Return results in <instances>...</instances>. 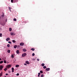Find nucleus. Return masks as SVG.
<instances>
[{
  "mask_svg": "<svg viewBox=\"0 0 77 77\" xmlns=\"http://www.w3.org/2000/svg\"><path fill=\"white\" fill-rule=\"evenodd\" d=\"M8 8L9 9V10H11V7H9Z\"/></svg>",
  "mask_w": 77,
  "mask_h": 77,
  "instance_id": "2f4dec72",
  "label": "nucleus"
},
{
  "mask_svg": "<svg viewBox=\"0 0 77 77\" xmlns=\"http://www.w3.org/2000/svg\"><path fill=\"white\" fill-rule=\"evenodd\" d=\"M35 49L34 48H32L31 49V50H32V51H34Z\"/></svg>",
  "mask_w": 77,
  "mask_h": 77,
  "instance_id": "f8f14e48",
  "label": "nucleus"
},
{
  "mask_svg": "<svg viewBox=\"0 0 77 77\" xmlns=\"http://www.w3.org/2000/svg\"><path fill=\"white\" fill-rule=\"evenodd\" d=\"M41 75V73L40 72H39L38 73V75Z\"/></svg>",
  "mask_w": 77,
  "mask_h": 77,
  "instance_id": "4c0bfd02",
  "label": "nucleus"
},
{
  "mask_svg": "<svg viewBox=\"0 0 77 77\" xmlns=\"http://www.w3.org/2000/svg\"><path fill=\"white\" fill-rule=\"evenodd\" d=\"M2 72L1 73H2Z\"/></svg>",
  "mask_w": 77,
  "mask_h": 77,
  "instance_id": "37998d69",
  "label": "nucleus"
},
{
  "mask_svg": "<svg viewBox=\"0 0 77 77\" xmlns=\"http://www.w3.org/2000/svg\"><path fill=\"white\" fill-rule=\"evenodd\" d=\"M40 76L39 75H38V77H40Z\"/></svg>",
  "mask_w": 77,
  "mask_h": 77,
  "instance_id": "a19ab883",
  "label": "nucleus"
},
{
  "mask_svg": "<svg viewBox=\"0 0 77 77\" xmlns=\"http://www.w3.org/2000/svg\"><path fill=\"white\" fill-rule=\"evenodd\" d=\"M16 75H17V76L19 75V73H17L16 74Z\"/></svg>",
  "mask_w": 77,
  "mask_h": 77,
  "instance_id": "c9c22d12",
  "label": "nucleus"
},
{
  "mask_svg": "<svg viewBox=\"0 0 77 77\" xmlns=\"http://www.w3.org/2000/svg\"><path fill=\"white\" fill-rule=\"evenodd\" d=\"M11 57H12V58H14V56L13 54H12L11 55Z\"/></svg>",
  "mask_w": 77,
  "mask_h": 77,
  "instance_id": "a211bd4d",
  "label": "nucleus"
},
{
  "mask_svg": "<svg viewBox=\"0 0 77 77\" xmlns=\"http://www.w3.org/2000/svg\"><path fill=\"white\" fill-rule=\"evenodd\" d=\"M4 62L5 63H6V60H4Z\"/></svg>",
  "mask_w": 77,
  "mask_h": 77,
  "instance_id": "a878e982",
  "label": "nucleus"
},
{
  "mask_svg": "<svg viewBox=\"0 0 77 77\" xmlns=\"http://www.w3.org/2000/svg\"><path fill=\"white\" fill-rule=\"evenodd\" d=\"M9 40H10V38H8L6 39V41H9Z\"/></svg>",
  "mask_w": 77,
  "mask_h": 77,
  "instance_id": "0eeeda50",
  "label": "nucleus"
},
{
  "mask_svg": "<svg viewBox=\"0 0 77 77\" xmlns=\"http://www.w3.org/2000/svg\"><path fill=\"white\" fill-rule=\"evenodd\" d=\"M50 68H47L46 69V70L47 71H50Z\"/></svg>",
  "mask_w": 77,
  "mask_h": 77,
  "instance_id": "423d86ee",
  "label": "nucleus"
},
{
  "mask_svg": "<svg viewBox=\"0 0 77 77\" xmlns=\"http://www.w3.org/2000/svg\"><path fill=\"white\" fill-rule=\"evenodd\" d=\"M2 60V59H1V58H0V60Z\"/></svg>",
  "mask_w": 77,
  "mask_h": 77,
  "instance_id": "79ce46f5",
  "label": "nucleus"
},
{
  "mask_svg": "<svg viewBox=\"0 0 77 77\" xmlns=\"http://www.w3.org/2000/svg\"><path fill=\"white\" fill-rule=\"evenodd\" d=\"M9 30L10 32H11V31H12V28H9Z\"/></svg>",
  "mask_w": 77,
  "mask_h": 77,
  "instance_id": "2eb2a0df",
  "label": "nucleus"
},
{
  "mask_svg": "<svg viewBox=\"0 0 77 77\" xmlns=\"http://www.w3.org/2000/svg\"><path fill=\"white\" fill-rule=\"evenodd\" d=\"M7 47H10V45H9V44H8L7 45Z\"/></svg>",
  "mask_w": 77,
  "mask_h": 77,
  "instance_id": "412c9836",
  "label": "nucleus"
},
{
  "mask_svg": "<svg viewBox=\"0 0 77 77\" xmlns=\"http://www.w3.org/2000/svg\"><path fill=\"white\" fill-rule=\"evenodd\" d=\"M44 65H45V64L44 63H43L42 64V66H44Z\"/></svg>",
  "mask_w": 77,
  "mask_h": 77,
  "instance_id": "6ab92c4d",
  "label": "nucleus"
},
{
  "mask_svg": "<svg viewBox=\"0 0 77 77\" xmlns=\"http://www.w3.org/2000/svg\"><path fill=\"white\" fill-rule=\"evenodd\" d=\"M11 35L12 36L13 35H15V34L14 32H11Z\"/></svg>",
  "mask_w": 77,
  "mask_h": 77,
  "instance_id": "39448f33",
  "label": "nucleus"
},
{
  "mask_svg": "<svg viewBox=\"0 0 77 77\" xmlns=\"http://www.w3.org/2000/svg\"><path fill=\"white\" fill-rule=\"evenodd\" d=\"M11 3H13V2H14V0H11Z\"/></svg>",
  "mask_w": 77,
  "mask_h": 77,
  "instance_id": "473e14b6",
  "label": "nucleus"
},
{
  "mask_svg": "<svg viewBox=\"0 0 77 77\" xmlns=\"http://www.w3.org/2000/svg\"><path fill=\"white\" fill-rule=\"evenodd\" d=\"M40 73H41V74H42V73H43V72L41 70L40 71Z\"/></svg>",
  "mask_w": 77,
  "mask_h": 77,
  "instance_id": "b1692460",
  "label": "nucleus"
},
{
  "mask_svg": "<svg viewBox=\"0 0 77 77\" xmlns=\"http://www.w3.org/2000/svg\"><path fill=\"white\" fill-rule=\"evenodd\" d=\"M10 12H11V10H10Z\"/></svg>",
  "mask_w": 77,
  "mask_h": 77,
  "instance_id": "a18cd8bd",
  "label": "nucleus"
},
{
  "mask_svg": "<svg viewBox=\"0 0 77 77\" xmlns=\"http://www.w3.org/2000/svg\"><path fill=\"white\" fill-rule=\"evenodd\" d=\"M7 69H7V68H5V69H4V71H6V70H7Z\"/></svg>",
  "mask_w": 77,
  "mask_h": 77,
  "instance_id": "bb28decb",
  "label": "nucleus"
},
{
  "mask_svg": "<svg viewBox=\"0 0 77 77\" xmlns=\"http://www.w3.org/2000/svg\"><path fill=\"white\" fill-rule=\"evenodd\" d=\"M24 43L23 42H21L20 43V45H21V46H23V45H24Z\"/></svg>",
  "mask_w": 77,
  "mask_h": 77,
  "instance_id": "7ed1b4c3",
  "label": "nucleus"
},
{
  "mask_svg": "<svg viewBox=\"0 0 77 77\" xmlns=\"http://www.w3.org/2000/svg\"><path fill=\"white\" fill-rule=\"evenodd\" d=\"M12 42H14V43H15V42H16V41H15V40H13Z\"/></svg>",
  "mask_w": 77,
  "mask_h": 77,
  "instance_id": "aec40b11",
  "label": "nucleus"
},
{
  "mask_svg": "<svg viewBox=\"0 0 77 77\" xmlns=\"http://www.w3.org/2000/svg\"><path fill=\"white\" fill-rule=\"evenodd\" d=\"M11 66L10 65H8V66H6V67L8 69L9 68H11Z\"/></svg>",
  "mask_w": 77,
  "mask_h": 77,
  "instance_id": "20e7f679",
  "label": "nucleus"
},
{
  "mask_svg": "<svg viewBox=\"0 0 77 77\" xmlns=\"http://www.w3.org/2000/svg\"><path fill=\"white\" fill-rule=\"evenodd\" d=\"M32 56H35V53H33L32 54Z\"/></svg>",
  "mask_w": 77,
  "mask_h": 77,
  "instance_id": "7c9ffc66",
  "label": "nucleus"
},
{
  "mask_svg": "<svg viewBox=\"0 0 77 77\" xmlns=\"http://www.w3.org/2000/svg\"><path fill=\"white\" fill-rule=\"evenodd\" d=\"M11 69L12 70V72H14V68H12Z\"/></svg>",
  "mask_w": 77,
  "mask_h": 77,
  "instance_id": "6e6552de",
  "label": "nucleus"
},
{
  "mask_svg": "<svg viewBox=\"0 0 77 77\" xmlns=\"http://www.w3.org/2000/svg\"><path fill=\"white\" fill-rule=\"evenodd\" d=\"M23 51H24V52L26 51V49H25V48L23 49Z\"/></svg>",
  "mask_w": 77,
  "mask_h": 77,
  "instance_id": "9b49d317",
  "label": "nucleus"
},
{
  "mask_svg": "<svg viewBox=\"0 0 77 77\" xmlns=\"http://www.w3.org/2000/svg\"><path fill=\"white\" fill-rule=\"evenodd\" d=\"M2 34L0 33V37H2Z\"/></svg>",
  "mask_w": 77,
  "mask_h": 77,
  "instance_id": "c85d7f7f",
  "label": "nucleus"
},
{
  "mask_svg": "<svg viewBox=\"0 0 77 77\" xmlns=\"http://www.w3.org/2000/svg\"><path fill=\"white\" fill-rule=\"evenodd\" d=\"M43 68H44V69H45V68H47V67H46V66H44V67H43Z\"/></svg>",
  "mask_w": 77,
  "mask_h": 77,
  "instance_id": "5701e85b",
  "label": "nucleus"
},
{
  "mask_svg": "<svg viewBox=\"0 0 77 77\" xmlns=\"http://www.w3.org/2000/svg\"><path fill=\"white\" fill-rule=\"evenodd\" d=\"M16 68H18V67H19V65H16Z\"/></svg>",
  "mask_w": 77,
  "mask_h": 77,
  "instance_id": "4be33fe9",
  "label": "nucleus"
},
{
  "mask_svg": "<svg viewBox=\"0 0 77 77\" xmlns=\"http://www.w3.org/2000/svg\"><path fill=\"white\" fill-rule=\"evenodd\" d=\"M13 20L14 21H17V19L15 18H14Z\"/></svg>",
  "mask_w": 77,
  "mask_h": 77,
  "instance_id": "393cba45",
  "label": "nucleus"
},
{
  "mask_svg": "<svg viewBox=\"0 0 77 77\" xmlns=\"http://www.w3.org/2000/svg\"><path fill=\"white\" fill-rule=\"evenodd\" d=\"M24 65L27 66V64H26V63L24 64Z\"/></svg>",
  "mask_w": 77,
  "mask_h": 77,
  "instance_id": "ea45409f",
  "label": "nucleus"
},
{
  "mask_svg": "<svg viewBox=\"0 0 77 77\" xmlns=\"http://www.w3.org/2000/svg\"><path fill=\"white\" fill-rule=\"evenodd\" d=\"M1 18V17H0V18Z\"/></svg>",
  "mask_w": 77,
  "mask_h": 77,
  "instance_id": "c03bdc74",
  "label": "nucleus"
},
{
  "mask_svg": "<svg viewBox=\"0 0 77 77\" xmlns=\"http://www.w3.org/2000/svg\"><path fill=\"white\" fill-rule=\"evenodd\" d=\"M7 52H8V53H10L11 52V51L10 50H9L7 51Z\"/></svg>",
  "mask_w": 77,
  "mask_h": 77,
  "instance_id": "ddd939ff",
  "label": "nucleus"
},
{
  "mask_svg": "<svg viewBox=\"0 0 77 77\" xmlns=\"http://www.w3.org/2000/svg\"><path fill=\"white\" fill-rule=\"evenodd\" d=\"M8 42V43H9V44H11V42L10 41H9Z\"/></svg>",
  "mask_w": 77,
  "mask_h": 77,
  "instance_id": "f704fd0d",
  "label": "nucleus"
},
{
  "mask_svg": "<svg viewBox=\"0 0 77 77\" xmlns=\"http://www.w3.org/2000/svg\"><path fill=\"white\" fill-rule=\"evenodd\" d=\"M41 77H44V75L43 74H42L41 75Z\"/></svg>",
  "mask_w": 77,
  "mask_h": 77,
  "instance_id": "cd10ccee",
  "label": "nucleus"
},
{
  "mask_svg": "<svg viewBox=\"0 0 77 77\" xmlns=\"http://www.w3.org/2000/svg\"><path fill=\"white\" fill-rule=\"evenodd\" d=\"M16 53L17 54H19L20 53V52H19V50H17L16 51Z\"/></svg>",
  "mask_w": 77,
  "mask_h": 77,
  "instance_id": "1a4fd4ad",
  "label": "nucleus"
},
{
  "mask_svg": "<svg viewBox=\"0 0 77 77\" xmlns=\"http://www.w3.org/2000/svg\"><path fill=\"white\" fill-rule=\"evenodd\" d=\"M3 68V66L2 65L0 66V70H2Z\"/></svg>",
  "mask_w": 77,
  "mask_h": 77,
  "instance_id": "f257e3e1",
  "label": "nucleus"
},
{
  "mask_svg": "<svg viewBox=\"0 0 77 77\" xmlns=\"http://www.w3.org/2000/svg\"><path fill=\"white\" fill-rule=\"evenodd\" d=\"M26 53H25L22 54V57H25V56H26Z\"/></svg>",
  "mask_w": 77,
  "mask_h": 77,
  "instance_id": "f03ea898",
  "label": "nucleus"
},
{
  "mask_svg": "<svg viewBox=\"0 0 77 77\" xmlns=\"http://www.w3.org/2000/svg\"><path fill=\"white\" fill-rule=\"evenodd\" d=\"M4 15H5L4 14H3L2 15V17H4Z\"/></svg>",
  "mask_w": 77,
  "mask_h": 77,
  "instance_id": "c756f323",
  "label": "nucleus"
},
{
  "mask_svg": "<svg viewBox=\"0 0 77 77\" xmlns=\"http://www.w3.org/2000/svg\"><path fill=\"white\" fill-rule=\"evenodd\" d=\"M3 63V61L2 60L0 61V63L1 64L2 63Z\"/></svg>",
  "mask_w": 77,
  "mask_h": 77,
  "instance_id": "4468645a",
  "label": "nucleus"
},
{
  "mask_svg": "<svg viewBox=\"0 0 77 77\" xmlns=\"http://www.w3.org/2000/svg\"><path fill=\"white\" fill-rule=\"evenodd\" d=\"M14 3H16V2H17L18 1L17 0H14Z\"/></svg>",
  "mask_w": 77,
  "mask_h": 77,
  "instance_id": "f3484780",
  "label": "nucleus"
},
{
  "mask_svg": "<svg viewBox=\"0 0 77 77\" xmlns=\"http://www.w3.org/2000/svg\"><path fill=\"white\" fill-rule=\"evenodd\" d=\"M17 47V45H15V46H14V48H16Z\"/></svg>",
  "mask_w": 77,
  "mask_h": 77,
  "instance_id": "dca6fc26",
  "label": "nucleus"
},
{
  "mask_svg": "<svg viewBox=\"0 0 77 77\" xmlns=\"http://www.w3.org/2000/svg\"><path fill=\"white\" fill-rule=\"evenodd\" d=\"M9 74H8V73H6L5 74V75H8Z\"/></svg>",
  "mask_w": 77,
  "mask_h": 77,
  "instance_id": "58836bf2",
  "label": "nucleus"
},
{
  "mask_svg": "<svg viewBox=\"0 0 77 77\" xmlns=\"http://www.w3.org/2000/svg\"><path fill=\"white\" fill-rule=\"evenodd\" d=\"M2 73H0V77L1 76H2Z\"/></svg>",
  "mask_w": 77,
  "mask_h": 77,
  "instance_id": "72a5a7b5",
  "label": "nucleus"
},
{
  "mask_svg": "<svg viewBox=\"0 0 77 77\" xmlns=\"http://www.w3.org/2000/svg\"><path fill=\"white\" fill-rule=\"evenodd\" d=\"M26 63H27V64H29V61H26Z\"/></svg>",
  "mask_w": 77,
  "mask_h": 77,
  "instance_id": "9d476101",
  "label": "nucleus"
},
{
  "mask_svg": "<svg viewBox=\"0 0 77 77\" xmlns=\"http://www.w3.org/2000/svg\"><path fill=\"white\" fill-rule=\"evenodd\" d=\"M37 61H39V59H37Z\"/></svg>",
  "mask_w": 77,
  "mask_h": 77,
  "instance_id": "e433bc0d",
  "label": "nucleus"
}]
</instances>
